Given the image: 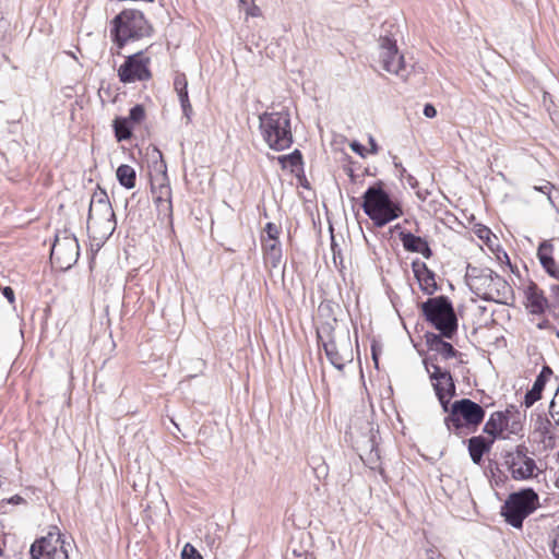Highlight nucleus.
Returning a JSON list of instances; mask_svg holds the SVG:
<instances>
[{
	"label": "nucleus",
	"instance_id": "nucleus-6",
	"mask_svg": "<svg viewBox=\"0 0 559 559\" xmlns=\"http://www.w3.org/2000/svg\"><path fill=\"white\" fill-rule=\"evenodd\" d=\"M421 312L426 321L445 338L451 340L456 334L457 317L448 296L428 298L421 304Z\"/></svg>",
	"mask_w": 559,
	"mask_h": 559
},
{
	"label": "nucleus",
	"instance_id": "nucleus-12",
	"mask_svg": "<svg viewBox=\"0 0 559 559\" xmlns=\"http://www.w3.org/2000/svg\"><path fill=\"white\" fill-rule=\"evenodd\" d=\"M151 58L144 55V51H138L126 58L124 62L118 69V78L124 84L136 81H148L152 79V72L148 68Z\"/></svg>",
	"mask_w": 559,
	"mask_h": 559
},
{
	"label": "nucleus",
	"instance_id": "nucleus-26",
	"mask_svg": "<svg viewBox=\"0 0 559 559\" xmlns=\"http://www.w3.org/2000/svg\"><path fill=\"white\" fill-rule=\"evenodd\" d=\"M119 183L126 189H132L135 187L136 173L130 165L122 164L118 167L116 173Z\"/></svg>",
	"mask_w": 559,
	"mask_h": 559
},
{
	"label": "nucleus",
	"instance_id": "nucleus-31",
	"mask_svg": "<svg viewBox=\"0 0 559 559\" xmlns=\"http://www.w3.org/2000/svg\"><path fill=\"white\" fill-rule=\"evenodd\" d=\"M130 122L133 123H140L145 118V110L142 105H135L133 106L130 111L129 116L127 117Z\"/></svg>",
	"mask_w": 559,
	"mask_h": 559
},
{
	"label": "nucleus",
	"instance_id": "nucleus-44",
	"mask_svg": "<svg viewBox=\"0 0 559 559\" xmlns=\"http://www.w3.org/2000/svg\"><path fill=\"white\" fill-rule=\"evenodd\" d=\"M247 14L248 15H251V16H260L261 15V10L258 5L255 4H252L250 8H248L247 10Z\"/></svg>",
	"mask_w": 559,
	"mask_h": 559
},
{
	"label": "nucleus",
	"instance_id": "nucleus-38",
	"mask_svg": "<svg viewBox=\"0 0 559 559\" xmlns=\"http://www.w3.org/2000/svg\"><path fill=\"white\" fill-rule=\"evenodd\" d=\"M554 189V186L550 183V182H546L545 185L543 186H539V187H535V190H538L545 194L548 195V200L550 201V203L555 204L554 202V198L551 195V190Z\"/></svg>",
	"mask_w": 559,
	"mask_h": 559
},
{
	"label": "nucleus",
	"instance_id": "nucleus-45",
	"mask_svg": "<svg viewBox=\"0 0 559 559\" xmlns=\"http://www.w3.org/2000/svg\"><path fill=\"white\" fill-rule=\"evenodd\" d=\"M176 92H177L180 104L189 102L188 88L182 90V91H176Z\"/></svg>",
	"mask_w": 559,
	"mask_h": 559
},
{
	"label": "nucleus",
	"instance_id": "nucleus-51",
	"mask_svg": "<svg viewBox=\"0 0 559 559\" xmlns=\"http://www.w3.org/2000/svg\"><path fill=\"white\" fill-rule=\"evenodd\" d=\"M378 150H379V147H378L377 142L374 141L373 138H370V152L376 154V153H378Z\"/></svg>",
	"mask_w": 559,
	"mask_h": 559
},
{
	"label": "nucleus",
	"instance_id": "nucleus-34",
	"mask_svg": "<svg viewBox=\"0 0 559 559\" xmlns=\"http://www.w3.org/2000/svg\"><path fill=\"white\" fill-rule=\"evenodd\" d=\"M266 236L262 237L261 240H278L281 228L274 223H267L264 228Z\"/></svg>",
	"mask_w": 559,
	"mask_h": 559
},
{
	"label": "nucleus",
	"instance_id": "nucleus-10",
	"mask_svg": "<svg viewBox=\"0 0 559 559\" xmlns=\"http://www.w3.org/2000/svg\"><path fill=\"white\" fill-rule=\"evenodd\" d=\"M527 448L520 444L514 451L507 452L504 465L514 480H527L536 477L537 465L533 457L527 455Z\"/></svg>",
	"mask_w": 559,
	"mask_h": 559
},
{
	"label": "nucleus",
	"instance_id": "nucleus-29",
	"mask_svg": "<svg viewBox=\"0 0 559 559\" xmlns=\"http://www.w3.org/2000/svg\"><path fill=\"white\" fill-rule=\"evenodd\" d=\"M277 162L283 168H287L288 166L296 168L302 165V154L299 150H295L290 154L278 156Z\"/></svg>",
	"mask_w": 559,
	"mask_h": 559
},
{
	"label": "nucleus",
	"instance_id": "nucleus-54",
	"mask_svg": "<svg viewBox=\"0 0 559 559\" xmlns=\"http://www.w3.org/2000/svg\"><path fill=\"white\" fill-rule=\"evenodd\" d=\"M417 195L418 198H420L421 200H425L426 197L424 195V192H417Z\"/></svg>",
	"mask_w": 559,
	"mask_h": 559
},
{
	"label": "nucleus",
	"instance_id": "nucleus-21",
	"mask_svg": "<svg viewBox=\"0 0 559 559\" xmlns=\"http://www.w3.org/2000/svg\"><path fill=\"white\" fill-rule=\"evenodd\" d=\"M493 444V439H486L483 436H475L467 440V450L474 464H480L483 456L488 453Z\"/></svg>",
	"mask_w": 559,
	"mask_h": 559
},
{
	"label": "nucleus",
	"instance_id": "nucleus-42",
	"mask_svg": "<svg viewBox=\"0 0 559 559\" xmlns=\"http://www.w3.org/2000/svg\"><path fill=\"white\" fill-rule=\"evenodd\" d=\"M427 559H445L437 549L429 548L426 551Z\"/></svg>",
	"mask_w": 559,
	"mask_h": 559
},
{
	"label": "nucleus",
	"instance_id": "nucleus-22",
	"mask_svg": "<svg viewBox=\"0 0 559 559\" xmlns=\"http://www.w3.org/2000/svg\"><path fill=\"white\" fill-rule=\"evenodd\" d=\"M551 374V368L544 366L539 374L536 377L532 389L527 391L524 396V405L526 407L533 406L542 397V392Z\"/></svg>",
	"mask_w": 559,
	"mask_h": 559
},
{
	"label": "nucleus",
	"instance_id": "nucleus-35",
	"mask_svg": "<svg viewBox=\"0 0 559 559\" xmlns=\"http://www.w3.org/2000/svg\"><path fill=\"white\" fill-rule=\"evenodd\" d=\"M436 395L440 402L443 412L449 415L451 407L450 401L454 395H450V393H436Z\"/></svg>",
	"mask_w": 559,
	"mask_h": 559
},
{
	"label": "nucleus",
	"instance_id": "nucleus-41",
	"mask_svg": "<svg viewBox=\"0 0 559 559\" xmlns=\"http://www.w3.org/2000/svg\"><path fill=\"white\" fill-rule=\"evenodd\" d=\"M2 294L8 299V301L10 304L14 302V299H15L14 290L11 287H9V286L4 287L2 290Z\"/></svg>",
	"mask_w": 559,
	"mask_h": 559
},
{
	"label": "nucleus",
	"instance_id": "nucleus-9",
	"mask_svg": "<svg viewBox=\"0 0 559 559\" xmlns=\"http://www.w3.org/2000/svg\"><path fill=\"white\" fill-rule=\"evenodd\" d=\"M379 58L383 69L389 73L406 80L409 70L405 63L404 56L399 52L396 40L388 35H381L379 38Z\"/></svg>",
	"mask_w": 559,
	"mask_h": 559
},
{
	"label": "nucleus",
	"instance_id": "nucleus-17",
	"mask_svg": "<svg viewBox=\"0 0 559 559\" xmlns=\"http://www.w3.org/2000/svg\"><path fill=\"white\" fill-rule=\"evenodd\" d=\"M526 298V308L532 314H542L548 307V300L544 295V292L534 282H530L524 290Z\"/></svg>",
	"mask_w": 559,
	"mask_h": 559
},
{
	"label": "nucleus",
	"instance_id": "nucleus-27",
	"mask_svg": "<svg viewBox=\"0 0 559 559\" xmlns=\"http://www.w3.org/2000/svg\"><path fill=\"white\" fill-rule=\"evenodd\" d=\"M114 130L117 141H127L132 136V123L126 117H118L114 120Z\"/></svg>",
	"mask_w": 559,
	"mask_h": 559
},
{
	"label": "nucleus",
	"instance_id": "nucleus-23",
	"mask_svg": "<svg viewBox=\"0 0 559 559\" xmlns=\"http://www.w3.org/2000/svg\"><path fill=\"white\" fill-rule=\"evenodd\" d=\"M322 347L331 365L342 371L349 359L338 352L335 341L332 338L322 341Z\"/></svg>",
	"mask_w": 559,
	"mask_h": 559
},
{
	"label": "nucleus",
	"instance_id": "nucleus-55",
	"mask_svg": "<svg viewBox=\"0 0 559 559\" xmlns=\"http://www.w3.org/2000/svg\"><path fill=\"white\" fill-rule=\"evenodd\" d=\"M555 423L559 426V415H556L554 418Z\"/></svg>",
	"mask_w": 559,
	"mask_h": 559
},
{
	"label": "nucleus",
	"instance_id": "nucleus-40",
	"mask_svg": "<svg viewBox=\"0 0 559 559\" xmlns=\"http://www.w3.org/2000/svg\"><path fill=\"white\" fill-rule=\"evenodd\" d=\"M180 105H181V108H182L183 116H185L188 120H190V119H191V115H192V112H193V110H192V106H191V104H190V100H189V102H187V103H181Z\"/></svg>",
	"mask_w": 559,
	"mask_h": 559
},
{
	"label": "nucleus",
	"instance_id": "nucleus-7",
	"mask_svg": "<svg viewBox=\"0 0 559 559\" xmlns=\"http://www.w3.org/2000/svg\"><path fill=\"white\" fill-rule=\"evenodd\" d=\"M539 506V497L532 488L512 492L501 507L504 521L514 528H522L524 520Z\"/></svg>",
	"mask_w": 559,
	"mask_h": 559
},
{
	"label": "nucleus",
	"instance_id": "nucleus-50",
	"mask_svg": "<svg viewBox=\"0 0 559 559\" xmlns=\"http://www.w3.org/2000/svg\"><path fill=\"white\" fill-rule=\"evenodd\" d=\"M550 292L551 296L559 302V285H552Z\"/></svg>",
	"mask_w": 559,
	"mask_h": 559
},
{
	"label": "nucleus",
	"instance_id": "nucleus-3",
	"mask_svg": "<svg viewBox=\"0 0 559 559\" xmlns=\"http://www.w3.org/2000/svg\"><path fill=\"white\" fill-rule=\"evenodd\" d=\"M362 209L376 227H383L403 215L401 202L384 190L382 181L370 186L362 195Z\"/></svg>",
	"mask_w": 559,
	"mask_h": 559
},
{
	"label": "nucleus",
	"instance_id": "nucleus-36",
	"mask_svg": "<svg viewBox=\"0 0 559 559\" xmlns=\"http://www.w3.org/2000/svg\"><path fill=\"white\" fill-rule=\"evenodd\" d=\"M175 91H182L188 88V81L183 73H178L174 79Z\"/></svg>",
	"mask_w": 559,
	"mask_h": 559
},
{
	"label": "nucleus",
	"instance_id": "nucleus-1",
	"mask_svg": "<svg viewBox=\"0 0 559 559\" xmlns=\"http://www.w3.org/2000/svg\"><path fill=\"white\" fill-rule=\"evenodd\" d=\"M465 278L472 293L486 301L509 305L514 299L511 285L489 267L468 264Z\"/></svg>",
	"mask_w": 559,
	"mask_h": 559
},
{
	"label": "nucleus",
	"instance_id": "nucleus-37",
	"mask_svg": "<svg viewBox=\"0 0 559 559\" xmlns=\"http://www.w3.org/2000/svg\"><path fill=\"white\" fill-rule=\"evenodd\" d=\"M549 413L552 418H555L556 415H559V386L554 399L550 402Z\"/></svg>",
	"mask_w": 559,
	"mask_h": 559
},
{
	"label": "nucleus",
	"instance_id": "nucleus-2",
	"mask_svg": "<svg viewBox=\"0 0 559 559\" xmlns=\"http://www.w3.org/2000/svg\"><path fill=\"white\" fill-rule=\"evenodd\" d=\"M154 33L152 24L143 12L136 9H124L111 21L110 37L118 49L127 44L151 37Z\"/></svg>",
	"mask_w": 559,
	"mask_h": 559
},
{
	"label": "nucleus",
	"instance_id": "nucleus-25",
	"mask_svg": "<svg viewBox=\"0 0 559 559\" xmlns=\"http://www.w3.org/2000/svg\"><path fill=\"white\" fill-rule=\"evenodd\" d=\"M371 436L366 442V448L368 452L365 453V462L370 466V468L376 469L380 463V451L378 448V443L376 440V436L372 432V428L370 429Z\"/></svg>",
	"mask_w": 559,
	"mask_h": 559
},
{
	"label": "nucleus",
	"instance_id": "nucleus-13",
	"mask_svg": "<svg viewBox=\"0 0 559 559\" xmlns=\"http://www.w3.org/2000/svg\"><path fill=\"white\" fill-rule=\"evenodd\" d=\"M94 214L98 216V218L106 221V229L109 231V235H111L116 229L115 213L107 192L100 188H97L91 198L87 223L94 218Z\"/></svg>",
	"mask_w": 559,
	"mask_h": 559
},
{
	"label": "nucleus",
	"instance_id": "nucleus-48",
	"mask_svg": "<svg viewBox=\"0 0 559 559\" xmlns=\"http://www.w3.org/2000/svg\"><path fill=\"white\" fill-rule=\"evenodd\" d=\"M521 429V424L519 421H513L509 428V432L516 435Z\"/></svg>",
	"mask_w": 559,
	"mask_h": 559
},
{
	"label": "nucleus",
	"instance_id": "nucleus-47",
	"mask_svg": "<svg viewBox=\"0 0 559 559\" xmlns=\"http://www.w3.org/2000/svg\"><path fill=\"white\" fill-rule=\"evenodd\" d=\"M25 500L19 496V495H15L11 498H9L8 500H3L2 502H7V503H12V504H20V503H23Z\"/></svg>",
	"mask_w": 559,
	"mask_h": 559
},
{
	"label": "nucleus",
	"instance_id": "nucleus-20",
	"mask_svg": "<svg viewBox=\"0 0 559 559\" xmlns=\"http://www.w3.org/2000/svg\"><path fill=\"white\" fill-rule=\"evenodd\" d=\"M509 412H493L486 421L483 431L491 437V439H506L502 436L504 429L509 427Z\"/></svg>",
	"mask_w": 559,
	"mask_h": 559
},
{
	"label": "nucleus",
	"instance_id": "nucleus-14",
	"mask_svg": "<svg viewBox=\"0 0 559 559\" xmlns=\"http://www.w3.org/2000/svg\"><path fill=\"white\" fill-rule=\"evenodd\" d=\"M437 357L429 356L423 360L425 369L429 373L435 393H450L455 395V383L450 371L442 369L435 361Z\"/></svg>",
	"mask_w": 559,
	"mask_h": 559
},
{
	"label": "nucleus",
	"instance_id": "nucleus-30",
	"mask_svg": "<svg viewBox=\"0 0 559 559\" xmlns=\"http://www.w3.org/2000/svg\"><path fill=\"white\" fill-rule=\"evenodd\" d=\"M549 547L552 556L559 559V525L549 534Z\"/></svg>",
	"mask_w": 559,
	"mask_h": 559
},
{
	"label": "nucleus",
	"instance_id": "nucleus-59",
	"mask_svg": "<svg viewBox=\"0 0 559 559\" xmlns=\"http://www.w3.org/2000/svg\"><path fill=\"white\" fill-rule=\"evenodd\" d=\"M405 173H406V169H405V168H402L401 174H402V175H405Z\"/></svg>",
	"mask_w": 559,
	"mask_h": 559
},
{
	"label": "nucleus",
	"instance_id": "nucleus-24",
	"mask_svg": "<svg viewBox=\"0 0 559 559\" xmlns=\"http://www.w3.org/2000/svg\"><path fill=\"white\" fill-rule=\"evenodd\" d=\"M262 249L264 260L272 265L277 267L282 261L283 251L280 240H262Z\"/></svg>",
	"mask_w": 559,
	"mask_h": 559
},
{
	"label": "nucleus",
	"instance_id": "nucleus-39",
	"mask_svg": "<svg viewBox=\"0 0 559 559\" xmlns=\"http://www.w3.org/2000/svg\"><path fill=\"white\" fill-rule=\"evenodd\" d=\"M423 112L427 118H435L437 116V109L432 104H426Z\"/></svg>",
	"mask_w": 559,
	"mask_h": 559
},
{
	"label": "nucleus",
	"instance_id": "nucleus-57",
	"mask_svg": "<svg viewBox=\"0 0 559 559\" xmlns=\"http://www.w3.org/2000/svg\"><path fill=\"white\" fill-rule=\"evenodd\" d=\"M549 96L548 93H544V103H546L547 97Z\"/></svg>",
	"mask_w": 559,
	"mask_h": 559
},
{
	"label": "nucleus",
	"instance_id": "nucleus-8",
	"mask_svg": "<svg viewBox=\"0 0 559 559\" xmlns=\"http://www.w3.org/2000/svg\"><path fill=\"white\" fill-rule=\"evenodd\" d=\"M69 549L71 543L53 526L31 546L29 552L33 559H69Z\"/></svg>",
	"mask_w": 559,
	"mask_h": 559
},
{
	"label": "nucleus",
	"instance_id": "nucleus-53",
	"mask_svg": "<svg viewBox=\"0 0 559 559\" xmlns=\"http://www.w3.org/2000/svg\"><path fill=\"white\" fill-rule=\"evenodd\" d=\"M417 195L418 198H420L421 200H425L426 197L424 195V192H417Z\"/></svg>",
	"mask_w": 559,
	"mask_h": 559
},
{
	"label": "nucleus",
	"instance_id": "nucleus-58",
	"mask_svg": "<svg viewBox=\"0 0 559 559\" xmlns=\"http://www.w3.org/2000/svg\"><path fill=\"white\" fill-rule=\"evenodd\" d=\"M318 337H319L320 341H322V335H321L320 332H318Z\"/></svg>",
	"mask_w": 559,
	"mask_h": 559
},
{
	"label": "nucleus",
	"instance_id": "nucleus-49",
	"mask_svg": "<svg viewBox=\"0 0 559 559\" xmlns=\"http://www.w3.org/2000/svg\"><path fill=\"white\" fill-rule=\"evenodd\" d=\"M406 180H407V183H408L413 189H415V188L417 187V185H418L417 179H416L414 176L409 175V174L406 176Z\"/></svg>",
	"mask_w": 559,
	"mask_h": 559
},
{
	"label": "nucleus",
	"instance_id": "nucleus-52",
	"mask_svg": "<svg viewBox=\"0 0 559 559\" xmlns=\"http://www.w3.org/2000/svg\"><path fill=\"white\" fill-rule=\"evenodd\" d=\"M154 152L158 155V157L160 158V164L164 168H166V165L164 164L163 162V156H162V153L160 151H158L157 148L154 150Z\"/></svg>",
	"mask_w": 559,
	"mask_h": 559
},
{
	"label": "nucleus",
	"instance_id": "nucleus-33",
	"mask_svg": "<svg viewBox=\"0 0 559 559\" xmlns=\"http://www.w3.org/2000/svg\"><path fill=\"white\" fill-rule=\"evenodd\" d=\"M181 559H203L194 546L187 543L181 551Z\"/></svg>",
	"mask_w": 559,
	"mask_h": 559
},
{
	"label": "nucleus",
	"instance_id": "nucleus-46",
	"mask_svg": "<svg viewBox=\"0 0 559 559\" xmlns=\"http://www.w3.org/2000/svg\"><path fill=\"white\" fill-rule=\"evenodd\" d=\"M154 203L156 204L159 212H163L165 214V201L163 198L159 199V197H153Z\"/></svg>",
	"mask_w": 559,
	"mask_h": 559
},
{
	"label": "nucleus",
	"instance_id": "nucleus-11",
	"mask_svg": "<svg viewBox=\"0 0 559 559\" xmlns=\"http://www.w3.org/2000/svg\"><path fill=\"white\" fill-rule=\"evenodd\" d=\"M80 257V246L74 235L57 236L51 247V262L60 270H69Z\"/></svg>",
	"mask_w": 559,
	"mask_h": 559
},
{
	"label": "nucleus",
	"instance_id": "nucleus-19",
	"mask_svg": "<svg viewBox=\"0 0 559 559\" xmlns=\"http://www.w3.org/2000/svg\"><path fill=\"white\" fill-rule=\"evenodd\" d=\"M400 240L402 241L406 251L420 253L426 259L431 258L432 250L430 249L426 239L419 236H415L409 231H401Z\"/></svg>",
	"mask_w": 559,
	"mask_h": 559
},
{
	"label": "nucleus",
	"instance_id": "nucleus-18",
	"mask_svg": "<svg viewBox=\"0 0 559 559\" xmlns=\"http://www.w3.org/2000/svg\"><path fill=\"white\" fill-rule=\"evenodd\" d=\"M554 250L552 242L550 240H544L538 246L537 258L546 273L559 280V265L554 259Z\"/></svg>",
	"mask_w": 559,
	"mask_h": 559
},
{
	"label": "nucleus",
	"instance_id": "nucleus-15",
	"mask_svg": "<svg viewBox=\"0 0 559 559\" xmlns=\"http://www.w3.org/2000/svg\"><path fill=\"white\" fill-rule=\"evenodd\" d=\"M412 270L424 294L432 295L438 290L436 274L425 262L419 259L414 260L412 262Z\"/></svg>",
	"mask_w": 559,
	"mask_h": 559
},
{
	"label": "nucleus",
	"instance_id": "nucleus-28",
	"mask_svg": "<svg viewBox=\"0 0 559 559\" xmlns=\"http://www.w3.org/2000/svg\"><path fill=\"white\" fill-rule=\"evenodd\" d=\"M152 193L153 197L163 198L165 203V214L171 215L173 213V204H171V188L168 182H162L158 186L152 183Z\"/></svg>",
	"mask_w": 559,
	"mask_h": 559
},
{
	"label": "nucleus",
	"instance_id": "nucleus-4",
	"mask_svg": "<svg viewBox=\"0 0 559 559\" xmlns=\"http://www.w3.org/2000/svg\"><path fill=\"white\" fill-rule=\"evenodd\" d=\"M485 408L471 399L456 400L451 404L444 425L450 433L465 437L475 432L485 418Z\"/></svg>",
	"mask_w": 559,
	"mask_h": 559
},
{
	"label": "nucleus",
	"instance_id": "nucleus-5",
	"mask_svg": "<svg viewBox=\"0 0 559 559\" xmlns=\"http://www.w3.org/2000/svg\"><path fill=\"white\" fill-rule=\"evenodd\" d=\"M259 129L264 142L275 152L289 148L294 142L290 115L287 110L261 114Z\"/></svg>",
	"mask_w": 559,
	"mask_h": 559
},
{
	"label": "nucleus",
	"instance_id": "nucleus-56",
	"mask_svg": "<svg viewBox=\"0 0 559 559\" xmlns=\"http://www.w3.org/2000/svg\"><path fill=\"white\" fill-rule=\"evenodd\" d=\"M372 357H373L374 362L378 364V359H377L374 350L372 352Z\"/></svg>",
	"mask_w": 559,
	"mask_h": 559
},
{
	"label": "nucleus",
	"instance_id": "nucleus-16",
	"mask_svg": "<svg viewBox=\"0 0 559 559\" xmlns=\"http://www.w3.org/2000/svg\"><path fill=\"white\" fill-rule=\"evenodd\" d=\"M443 338L445 337L441 335V333L436 334L432 332H427L425 334V340L428 349L441 355L443 359L448 360L462 355L459 350H456L453 347L451 343L444 341Z\"/></svg>",
	"mask_w": 559,
	"mask_h": 559
},
{
	"label": "nucleus",
	"instance_id": "nucleus-32",
	"mask_svg": "<svg viewBox=\"0 0 559 559\" xmlns=\"http://www.w3.org/2000/svg\"><path fill=\"white\" fill-rule=\"evenodd\" d=\"M331 250H332L333 262H334L335 266L340 265L341 267H343L342 250H341L340 246L336 243L335 237L333 234L331 235Z\"/></svg>",
	"mask_w": 559,
	"mask_h": 559
},
{
	"label": "nucleus",
	"instance_id": "nucleus-43",
	"mask_svg": "<svg viewBox=\"0 0 559 559\" xmlns=\"http://www.w3.org/2000/svg\"><path fill=\"white\" fill-rule=\"evenodd\" d=\"M350 148H352L355 153L359 154L360 156H364L365 147H364V145H361L359 142L354 141V142L350 144Z\"/></svg>",
	"mask_w": 559,
	"mask_h": 559
}]
</instances>
